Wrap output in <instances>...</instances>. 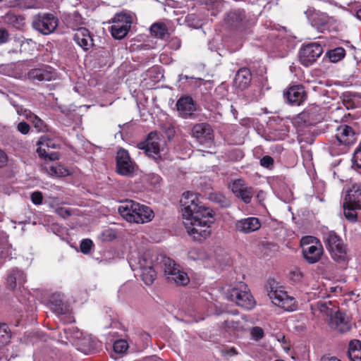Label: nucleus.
Here are the masks:
<instances>
[{
	"mask_svg": "<svg viewBox=\"0 0 361 361\" xmlns=\"http://www.w3.org/2000/svg\"><path fill=\"white\" fill-rule=\"evenodd\" d=\"M180 202L183 222L187 233L193 239L202 241L210 236L211 225L214 222V212L202 204L197 194L184 192Z\"/></svg>",
	"mask_w": 361,
	"mask_h": 361,
	"instance_id": "nucleus-1",
	"label": "nucleus"
},
{
	"mask_svg": "<svg viewBox=\"0 0 361 361\" xmlns=\"http://www.w3.org/2000/svg\"><path fill=\"white\" fill-rule=\"evenodd\" d=\"M118 210L121 216L130 223H147L154 216L153 211L149 207L131 200L122 202Z\"/></svg>",
	"mask_w": 361,
	"mask_h": 361,
	"instance_id": "nucleus-2",
	"label": "nucleus"
},
{
	"mask_svg": "<svg viewBox=\"0 0 361 361\" xmlns=\"http://www.w3.org/2000/svg\"><path fill=\"white\" fill-rule=\"evenodd\" d=\"M132 270L140 271V275L144 283L149 286L156 279V272L153 269V262L147 254L132 253L128 258Z\"/></svg>",
	"mask_w": 361,
	"mask_h": 361,
	"instance_id": "nucleus-3",
	"label": "nucleus"
},
{
	"mask_svg": "<svg viewBox=\"0 0 361 361\" xmlns=\"http://www.w3.org/2000/svg\"><path fill=\"white\" fill-rule=\"evenodd\" d=\"M225 298L245 310H252L255 306V300L243 282H239L228 289L225 293Z\"/></svg>",
	"mask_w": 361,
	"mask_h": 361,
	"instance_id": "nucleus-4",
	"label": "nucleus"
},
{
	"mask_svg": "<svg viewBox=\"0 0 361 361\" xmlns=\"http://www.w3.org/2000/svg\"><path fill=\"white\" fill-rule=\"evenodd\" d=\"M267 288L268 295L275 305L288 312L296 310L295 299L289 295L282 287L278 286L274 280L269 281Z\"/></svg>",
	"mask_w": 361,
	"mask_h": 361,
	"instance_id": "nucleus-5",
	"label": "nucleus"
},
{
	"mask_svg": "<svg viewBox=\"0 0 361 361\" xmlns=\"http://www.w3.org/2000/svg\"><path fill=\"white\" fill-rule=\"evenodd\" d=\"M302 252L304 259L309 264L318 262L324 252L321 242L315 237L307 235L300 240Z\"/></svg>",
	"mask_w": 361,
	"mask_h": 361,
	"instance_id": "nucleus-6",
	"label": "nucleus"
},
{
	"mask_svg": "<svg viewBox=\"0 0 361 361\" xmlns=\"http://www.w3.org/2000/svg\"><path fill=\"white\" fill-rule=\"evenodd\" d=\"M324 243L331 257L338 263L348 259L347 248L342 239L334 231H329L324 235Z\"/></svg>",
	"mask_w": 361,
	"mask_h": 361,
	"instance_id": "nucleus-7",
	"label": "nucleus"
},
{
	"mask_svg": "<svg viewBox=\"0 0 361 361\" xmlns=\"http://www.w3.org/2000/svg\"><path fill=\"white\" fill-rule=\"evenodd\" d=\"M32 27L43 35L53 33L59 25V19L50 13H39L32 18Z\"/></svg>",
	"mask_w": 361,
	"mask_h": 361,
	"instance_id": "nucleus-8",
	"label": "nucleus"
},
{
	"mask_svg": "<svg viewBox=\"0 0 361 361\" xmlns=\"http://www.w3.org/2000/svg\"><path fill=\"white\" fill-rule=\"evenodd\" d=\"M163 269L167 279L177 285L185 286L189 283L188 274L183 271L175 261L169 257H164Z\"/></svg>",
	"mask_w": 361,
	"mask_h": 361,
	"instance_id": "nucleus-9",
	"label": "nucleus"
},
{
	"mask_svg": "<svg viewBox=\"0 0 361 361\" xmlns=\"http://www.w3.org/2000/svg\"><path fill=\"white\" fill-rule=\"evenodd\" d=\"M111 23L110 30L112 37L116 39H122L130 30L133 18L128 13H119L111 19Z\"/></svg>",
	"mask_w": 361,
	"mask_h": 361,
	"instance_id": "nucleus-10",
	"label": "nucleus"
},
{
	"mask_svg": "<svg viewBox=\"0 0 361 361\" xmlns=\"http://www.w3.org/2000/svg\"><path fill=\"white\" fill-rule=\"evenodd\" d=\"M191 135L200 145L211 147L214 145V130L208 123L195 124L191 129Z\"/></svg>",
	"mask_w": 361,
	"mask_h": 361,
	"instance_id": "nucleus-11",
	"label": "nucleus"
},
{
	"mask_svg": "<svg viewBox=\"0 0 361 361\" xmlns=\"http://www.w3.org/2000/svg\"><path fill=\"white\" fill-rule=\"evenodd\" d=\"M163 140L161 139L159 134L156 132H151L147 135L145 142H140L137 147L140 149L145 150L146 154L152 157L157 164L160 162V149L161 143Z\"/></svg>",
	"mask_w": 361,
	"mask_h": 361,
	"instance_id": "nucleus-12",
	"label": "nucleus"
},
{
	"mask_svg": "<svg viewBox=\"0 0 361 361\" xmlns=\"http://www.w3.org/2000/svg\"><path fill=\"white\" fill-rule=\"evenodd\" d=\"M323 53V48L318 42L303 44L300 50V63L306 66H312Z\"/></svg>",
	"mask_w": 361,
	"mask_h": 361,
	"instance_id": "nucleus-13",
	"label": "nucleus"
},
{
	"mask_svg": "<svg viewBox=\"0 0 361 361\" xmlns=\"http://www.w3.org/2000/svg\"><path fill=\"white\" fill-rule=\"evenodd\" d=\"M232 192L235 196L240 199L244 203L251 202L254 195L253 188L249 186L245 180L238 178L233 180L229 185Z\"/></svg>",
	"mask_w": 361,
	"mask_h": 361,
	"instance_id": "nucleus-14",
	"label": "nucleus"
},
{
	"mask_svg": "<svg viewBox=\"0 0 361 361\" xmlns=\"http://www.w3.org/2000/svg\"><path fill=\"white\" fill-rule=\"evenodd\" d=\"M134 164L129 153L124 149H120L116 154V171L123 176H130L134 172Z\"/></svg>",
	"mask_w": 361,
	"mask_h": 361,
	"instance_id": "nucleus-15",
	"label": "nucleus"
},
{
	"mask_svg": "<svg viewBox=\"0 0 361 361\" xmlns=\"http://www.w3.org/2000/svg\"><path fill=\"white\" fill-rule=\"evenodd\" d=\"M329 326L341 333H345L351 329L349 317L343 312L335 311L328 319Z\"/></svg>",
	"mask_w": 361,
	"mask_h": 361,
	"instance_id": "nucleus-16",
	"label": "nucleus"
},
{
	"mask_svg": "<svg viewBox=\"0 0 361 361\" xmlns=\"http://www.w3.org/2000/svg\"><path fill=\"white\" fill-rule=\"evenodd\" d=\"M247 21L245 11L243 9L232 10L225 17L226 24L235 30L245 27Z\"/></svg>",
	"mask_w": 361,
	"mask_h": 361,
	"instance_id": "nucleus-17",
	"label": "nucleus"
},
{
	"mask_svg": "<svg viewBox=\"0 0 361 361\" xmlns=\"http://www.w3.org/2000/svg\"><path fill=\"white\" fill-rule=\"evenodd\" d=\"M56 73L53 68L48 66H40L30 70L27 77L32 81H50L55 78Z\"/></svg>",
	"mask_w": 361,
	"mask_h": 361,
	"instance_id": "nucleus-18",
	"label": "nucleus"
},
{
	"mask_svg": "<svg viewBox=\"0 0 361 361\" xmlns=\"http://www.w3.org/2000/svg\"><path fill=\"white\" fill-rule=\"evenodd\" d=\"M261 227L260 220L254 216L243 218L235 222L237 231L245 234L251 233L259 230Z\"/></svg>",
	"mask_w": 361,
	"mask_h": 361,
	"instance_id": "nucleus-19",
	"label": "nucleus"
},
{
	"mask_svg": "<svg viewBox=\"0 0 361 361\" xmlns=\"http://www.w3.org/2000/svg\"><path fill=\"white\" fill-rule=\"evenodd\" d=\"M336 140L344 145H353L357 140V135L352 127L341 125L336 128L335 134Z\"/></svg>",
	"mask_w": 361,
	"mask_h": 361,
	"instance_id": "nucleus-20",
	"label": "nucleus"
},
{
	"mask_svg": "<svg viewBox=\"0 0 361 361\" xmlns=\"http://www.w3.org/2000/svg\"><path fill=\"white\" fill-rule=\"evenodd\" d=\"M284 97L289 104L299 106L305 100L306 94L302 85H295L284 92Z\"/></svg>",
	"mask_w": 361,
	"mask_h": 361,
	"instance_id": "nucleus-21",
	"label": "nucleus"
},
{
	"mask_svg": "<svg viewBox=\"0 0 361 361\" xmlns=\"http://www.w3.org/2000/svg\"><path fill=\"white\" fill-rule=\"evenodd\" d=\"M310 20L312 25L319 32L329 30L330 25L334 21V18L326 13L319 12L314 13Z\"/></svg>",
	"mask_w": 361,
	"mask_h": 361,
	"instance_id": "nucleus-22",
	"label": "nucleus"
},
{
	"mask_svg": "<svg viewBox=\"0 0 361 361\" xmlns=\"http://www.w3.org/2000/svg\"><path fill=\"white\" fill-rule=\"evenodd\" d=\"M176 108L179 115L188 118L196 111L195 104L190 97H180L176 102Z\"/></svg>",
	"mask_w": 361,
	"mask_h": 361,
	"instance_id": "nucleus-23",
	"label": "nucleus"
},
{
	"mask_svg": "<svg viewBox=\"0 0 361 361\" xmlns=\"http://www.w3.org/2000/svg\"><path fill=\"white\" fill-rule=\"evenodd\" d=\"M320 109L317 106H312L302 112L299 118L304 121L307 126H312L323 119V116L319 113Z\"/></svg>",
	"mask_w": 361,
	"mask_h": 361,
	"instance_id": "nucleus-24",
	"label": "nucleus"
},
{
	"mask_svg": "<svg viewBox=\"0 0 361 361\" xmlns=\"http://www.w3.org/2000/svg\"><path fill=\"white\" fill-rule=\"evenodd\" d=\"M188 257L194 261H202L205 267L214 266L215 258L204 250L200 248H192L188 252Z\"/></svg>",
	"mask_w": 361,
	"mask_h": 361,
	"instance_id": "nucleus-25",
	"label": "nucleus"
},
{
	"mask_svg": "<svg viewBox=\"0 0 361 361\" xmlns=\"http://www.w3.org/2000/svg\"><path fill=\"white\" fill-rule=\"evenodd\" d=\"M74 40L84 50H88L93 46L92 37L85 27L78 29L74 35Z\"/></svg>",
	"mask_w": 361,
	"mask_h": 361,
	"instance_id": "nucleus-26",
	"label": "nucleus"
},
{
	"mask_svg": "<svg viewBox=\"0 0 361 361\" xmlns=\"http://www.w3.org/2000/svg\"><path fill=\"white\" fill-rule=\"evenodd\" d=\"M252 80L250 71L247 68H243L238 71L234 78V86L239 90L247 88Z\"/></svg>",
	"mask_w": 361,
	"mask_h": 361,
	"instance_id": "nucleus-27",
	"label": "nucleus"
},
{
	"mask_svg": "<svg viewBox=\"0 0 361 361\" xmlns=\"http://www.w3.org/2000/svg\"><path fill=\"white\" fill-rule=\"evenodd\" d=\"M63 296L61 293H55L50 298V304L51 309L59 316H63L68 313V309L66 305H64Z\"/></svg>",
	"mask_w": 361,
	"mask_h": 361,
	"instance_id": "nucleus-28",
	"label": "nucleus"
},
{
	"mask_svg": "<svg viewBox=\"0 0 361 361\" xmlns=\"http://www.w3.org/2000/svg\"><path fill=\"white\" fill-rule=\"evenodd\" d=\"M311 310L315 316L324 317L327 320L329 319L335 312L329 307L326 302L322 300L312 304Z\"/></svg>",
	"mask_w": 361,
	"mask_h": 361,
	"instance_id": "nucleus-29",
	"label": "nucleus"
},
{
	"mask_svg": "<svg viewBox=\"0 0 361 361\" xmlns=\"http://www.w3.org/2000/svg\"><path fill=\"white\" fill-rule=\"evenodd\" d=\"M25 282L26 276L25 274L18 269H13L11 270L8 275L6 281L8 288L11 290H13L18 284L22 286Z\"/></svg>",
	"mask_w": 361,
	"mask_h": 361,
	"instance_id": "nucleus-30",
	"label": "nucleus"
},
{
	"mask_svg": "<svg viewBox=\"0 0 361 361\" xmlns=\"http://www.w3.org/2000/svg\"><path fill=\"white\" fill-rule=\"evenodd\" d=\"M5 22L16 30H23L25 26V18L9 11L4 16Z\"/></svg>",
	"mask_w": 361,
	"mask_h": 361,
	"instance_id": "nucleus-31",
	"label": "nucleus"
},
{
	"mask_svg": "<svg viewBox=\"0 0 361 361\" xmlns=\"http://www.w3.org/2000/svg\"><path fill=\"white\" fill-rule=\"evenodd\" d=\"M345 202L355 204L357 207H361V185L353 184L348 190L345 197Z\"/></svg>",
	"mask_w": 361,
	"mask_h": 361,
	"instance_id": "nucleus-32",
	"label": "nucleus"
},
{
	"mask_svg": "<svg viewBox=\"0 0 361 361\" xmlns=\"http://www.w3.org/2000/svg\"><path fill=\"white\" fill-rule=\"evenodd\" d=\"M24 117L32 123L37 131L44 133L49 130L48 126L44 121L31 111H25Z\"/></svg>",
	"mask_w": 361,
	"mask_h": 361,
	"instance_id": "nucleus-33",
	"label": "nucleus"
},
{
	"mask_svg": "<svg viewBox=\"0 0 361 361\" xmlns=\"http://www.w3.org/2000/svg\"><path fill=\"white\" fill-rule=\"evenodd\" d=\"M348 355L352 361H361V342L359 340L350 341Z\"/></svg>",
	"mask_w": 361,
	"mask_h": 361,
	"instance_id": "nucleus-34",
	"label": "nucleus"
},
{
	"mask_svg": "<svg viewBox=\"0 0 361 361\" xmlns=\"http://www.w3.org/2000/svg\"><path fill=\"white\" fill-rule=\"evenodd\" d=\"M66 23L68 27L73 30H78V29L82 28L80 25H82V18L78 11H74L72 13H69L66 17Z\"/></svg>",
	"mask_w": 361,
	"mask_h": 361,
	"instance_id": "nucleus-35",
	"label": "nucleus"
},
{
	"mask_svg": "<svg viewBox=\"0 0 361 361\" xmlns=\"http://www.w3.org/2000/svg\"><path fill=\"white\" fill-rule=\"evenodd\" d=\"M344 216L348 221L355 222L357 219V210L361 207H355V204L347 202L343 203Z\"/></svg>",
	"mask_w": 361,
	"mask_h": 361,
	"instance_id": "nucleus-36",
	"label": "nucleus"
},
{
	"mask_svg": "<svg viewBox=\"0 0 361 361\" xmlns=\"http://www.w3.org/2000/svg\"><path fill=\"white\" fill-rule=\"evenodd\" d=\"M151 34L160 39H163L168 34V28L164 23H155L150 27Z\"/></svg>",
	"mask_w": 361,
	"mask_h": 361,
	"instance_id": "nucleus-37",
	"label": "nucleus"
},
{
	"mask_svg": "<svg viewBox=\"0 0 361 361\" xmlns=\"http://www.w3.org/2000/svg\"><path fill=\"white\" fill-rule=\"evenodd\" d=\"M47 170L51 176L56 177H65L71 173L68 169L57 164L49 166Z\"/></svg>",
	"mask_w": 361,
	"mask_h": 361,
	"instance_id": "nucleus-38",
	"label": "nucleus"
},
{
	"mask_svg": "<svg viewBox=\"0 0 361 361\" xmlns=\"http://www.w3.org/2000/svg\"><path fill=\"white\" fill-rule=\"evenodd\" d=\"M37 145L46 146L48 149H57L60 147V140L57 137L51 138L48 135L40 137Z\"/></svg>",
	"mask_w": 361,
	"mask_h": 361,
	"instance_id": "nucleus-39",
	"label": "nucleus"
},
{
	"mask_svg": "<svg viewBox=\"0 0 361 361\" xmlns=\"http://www.w3.org/2000/svg\"><path fill=\"white\" fill-rule=\"evenodd\" d=\"M14 6L20 9L37 8L39 7L38 0H15Z\"/></svg>",
	"mask_w": 361,
	"mask_h": 361,
	"instance_id": "nucleus-40",
	"label": "nucleus"
},
{
	"mask_svg": "<svg viewBox=\"0 0 361 361\" xmlns=\"http://www.w3.org/2000/svg\"><path fill=\"white\" fill-rule=\"evenodd\" d=\"M224 326L228 331H241L243 329V322L233 318L226 319L224 322Z\"/></svg>",
	"mask_w": 361,
	"mask_h": 361,
	"instance_id": "nucleus-41",
	"label": "nucleus"
},
{
	"mask_svg": "<svg viewBox=\"0 0 361 361\" xmlns=\"http://www.w3.org/2000/svg\"><path fill=\"white\" fill-rule=\"evenodd\" d=\"M345 54V51L342 47H337L334 49L330 50L327 55L331 62L336 63L342 59Z\"/></svg>",
	"mask_w": 361,
	"mask_h": 361,
	"instance_id": "nucleus-42",
	"label": "nucleus"
},
{
	"mask_svg": "<svg viewBox=\"0 0 361 361\" xmlns=\"http://www.w3.org/2000/svg\"><path fill=\"white\" fill-rule=\"evenodd\" d=\"M250 338L252 340L258 341L264 337V329L259 326H254L250 329Z\"/></svg>",
	"mask_w": 361,
	"mask_h": 361,
	"instance_id": "nucleus-43",
	"label": "nucleus"
},
{
	"mask_svg": "<svg viewBox=\"0 0 361 361\" xmlns=\"http://www.w3.org/2000/svg\"><path fill=\"white\" fill-rule=\"evenodd\" d=\"M114 350L116 353L123 354L128 348V344L125 340H118L114 343Z\"/></svg>",
	"mask_w": 361,
	"mask_h": 361,
	"instance_id": "nucleus-44",
	"label": "nucleus"
},
{
	"mask_svg": "<svg viewBox=\"0 0 361 361\" xmlns=\"http://www.w3.org/2000/svg\"><path fill=\"white\" fill-rule=\"evenodd\" d=\"M10 332L6 324H0V344H5L8 342Z\"/></svg>",
	"mask_w": 361,
	"mask_h": 361,
	"instance_id": "nucleus-45",
	"label": "nucleus"
},
{
	"mask_svg": "<svg viewBox=\"0 0 361 361\" xmlns=\"http://www.w3.org/2000/svg\"><path fill=\"white\" fill-rule=\"evenodd\" d=\"M93 245V243L90 239H84L81 241L80 248L83 254H88Z\"/></svg>",
	"mask_w": 361,
	"mask_h": 361,
	"instance_id": "nucleus-46",
	"label": "nucleus"
},
{
	"mask_svg": "<svg viewBox=\"0 0 361 361\" xmlns=\"http://www.w3.org/2000/svg\"><path fill=\"white\" fill-rule=\"evenodd\" d=\"M302 277L303 274L298 268H294L290 272V278L294 282L300 281Z\"/></svg>",
	"mask_w": 361,
	"mask_h": 361,
	"instance_id": "nucleus-47",
	"label": "nucleus"
},
{
	"mask_svg": "<svg viewBox=\"0 0 361 361\" xmlns=\"http://www.w3.org/2000/svg\"><path fill=\"white\" fill-rule=\"evenodd\" d=\"M147 180L149 184L156 186L161 183V178L158 174L152 173L147 175Z\"/></svg>",
	"mask_w": 361,
	"mask_h": 361,
	"instance_id": "nucleus-48",
	"label": "nucleus"
},
{
	"mask_svg": "<svg viewBox=\"0 0 361 361\" xmlns=\"http://www.w3.org/2000/svg\"><path fill=\"white\" fill-rule=\"evenodd\" d=\"M17 130L23 135H27L29 133L30 127L28 123L25 121H21L17 125Z\"/></svg>",
	"mask_w": 361,
	"mask_h": 361,
	"instance_id": "nucleus-49",
	"label": "nucleus"
},
{
	"mask_svg": "<svg viewBox=\"0 0 361 361\" xmlns=\"http://www.w3.org/2000/svg\"><path fill=\"white\" fill-rule=\"evenodd\" d=\"M31 200L36 205L41 204L43 200V196L41 192L35 191L31 195Z\"/></svg>",
	"mask_w": 361,
	"mask_h": 361,
	"instance_id": "nucleus-50",
	"label": "nucleus"
},
{
	"mask_svg": "<svg viewBox=\"0 0 361 361\" xmlns=\"http://www.w3.org/2000/svg\"><path fill=\"white\" fill-rule=\"evenodd\" d=\"M276 338L277 341L281 343V345L284 349V350L288 351L290 350V344L285 336L279 335L277 336Z\"/></svg>",
	"mask_w": 361,
	"mask_h": 361,
	"instance_id": "nucleus-51",
	"label": "nucleus"
},
{
	"mask_svg": "<svg viewBox=\"0 0 361 361\" xmlns=\"http://www.w3.org/2000/svg\"><path fill=\"white\" fill-rule=\"evenodd\" d=\"M56 213L63 219H66L71 216V211L64 207H58L55 210Z\"/></svg>",
	"mask_w": 361,
	"mask_h": 361,
	"instance_id": "nucleus-52",
	"label": "nucleus"
},
{
	"mask_svg": "<svg viewBox=\"0 0 361 361\" xmlns=\"http://www.w3.org/2000/svg\"><path fill=\"white\" fill-rule=\"evenodd\" d=\"M274 164V159L270 156H264L260 159V164L266 168H269Z\"/></svg>",
	"mask_w": 361,
	"mask_h": 361,
	"instance_id": "nucleus-53",
	"label": "nucleus"
},
{
	"mask_svg": "<svg viewBox=\"0 0 361 361\" xmlns=\"http://www.w3.org/2000/svg\"><path fill=\"white\" fill-rule=\"evenodd\" d=\"M10 103L16 109V111L18 114L25 116V111H28V109L23 108L22 106L18 105L15 101L13 100V99L10 98Z\"/></svg>",
	"mask_w": 361,
	"mask_h": 361,
	"instance_id": "nucleus-54",
	"label": "nucleus"
},
{
	"mask_svg": "<svg viewBox=\"0 0 361 361\" xmlns=\"http://www.w3.org/2000/svg\"><path fill=\"white\" fill-rule=\"evenodd\" d=\"M8 37V32L5 28H0V44L6 43Z\"/></svg>",
	"mask_w": 361,
	"mask_h": 361,
	"instance_id": "nucleus-55",
	"label": "nucleus"
},
{
	"mask_svg": "<svg viewBox=\"0 0 361 361\" xmlns=\"http://www.w3.org/2000/svg\"><path fill=\"white\" fill-rule=\"evenodd\" d=\"M38 148L37 149V152L38 154V155L40 157H42V158H47V156L48 155V152H47V148L46 146H42V145H38Z\"/></svg>",
	"mask_w": 361,
	"mask_h": 361,
	"instance_id": "nucleus-56",
	"label": "nucleus"
},
{
	"mask_svg": "<svg viewBox=\"0 0 361 361\" xmlns=\"http://www.w3.org/2000/svg\"><path fill=\"white\" fill-rule=\"evenodd\" d=\"M7 155L3 150L0 149V167L5 165L7 162Z\"/></svg>",
	"mask_w": 361,
	"mask_h": 361,
	"instance_id": "nucleus-57",
	"label": "nucleus"
},
{
	"mask_svg": "<svg viewBox=\"0 0 361 361\" xmlns=\"http://www.w3.org/2000/svg\"><path fill=\"white\" fill-rule=\"evenodd\" d=\"M59 153L56 152H48V155L47 156V158H48L49 160L54 161L59 159Z\"/></svg>",
	"mask_w": 361,
	"mask_h": 361,
	"instance_id": "nucleus-58",
	"label": "nucleus"
},
{
	"mask_svg": "<svg viewBox=\"0 0 361 361\" xmlns=\"http://www.w3.org/2000/svg\"><path fill=\"white\" fill-rule=\"evenodd\" d=\"M215 197L214 199L216 200L219 202L221 201V199L224 198V197L221 195H215Z\"/></svg>",
	"mask_w": 361,
	"mask_h": 361,
	"instance_id": "nucleus-59",
	"label": "nucleus"
},
{
	"mask_svg": "<svg viewBox=\"0 0 361 361\" xmlns=\"http://www.w3.org/2000/svg\"><path fill=\"white\" fill-rule=\"evenodd\" d=\"M231 113L233 114V116L235 117V115L237 114L236 109L233 106H231Z\"/></svg>",
	"mask_w": 361,
	"mask_h": 361,
	"instance_id": "nucleus-60",
	"label": "nucleus"
},
{
	"mask_svg": "<svg viewBox=\"0 0 361 361\" xmlns=\"http://www.w3.org/2000/svg\"><path fill=\"white\" fill-rule=\"evenodd\" d=\"M67 317H68L67 319L65 320L64 322L69 323V322H72L73 321L72 319V317L70 314H68L67 316Z\"/></svg>",
	"mask_w": 361,
	"mask_h": 361,
	"instance_id": "nucleus-61",
	"label": "nucleus"
},
{
	"mask_svg": "<svg viewBox=\"0 0 361 361\" xmlns=\"http://www.w3.org/2000/svg\"><path fill=\"white\" fill-rule=\"evenodd\" d=\"M356 16L358 19L361 20V8L357 11Z\"/></svg>",
	"mask_w": 361,
	"mask_h": 361,
	"instance_id": "nucleus-62",
	"label": "nucleus"
},
{
	"mask_svg": "<svg viewBox=\"0 0 361 361\" xmlns=\"http://www.w3.org/2000/svg\"><path fill=\"white\" fill-rule=\"evenodd\" d=\"M326 361H341V360L336 357H331L328 358Z\"/></svg>",
	"mask_w": 361,
	"mask_h": 361,
	"instance_id": "nucleus-63",
	"label": "nucleus"
},
{
	"mask_svg": "<svg viewBox=\"0 0 361 361\" xmlns=\"http://www.w3.org/2000/svg\"><path fill=\"white\" fill-rule=\"evenodd\" d=\"M214 1L217 4V6H220L222 4L220 0H214Z\"/></svg>",
	"mask_w": 361,
	"mask_h": 361,
	"instance_id": "nucleus-64",
	"label": "nucleus"
}]
</instances>
